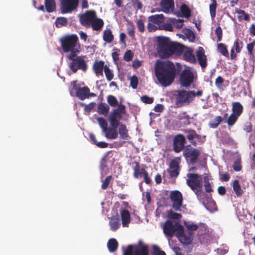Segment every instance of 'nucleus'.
I'll return each instance as SVG.
<instances>
[{
    "label": "nucleus",
    "mask_w": 255,
    "mask_h": 255,
    "mask_svg": "<svg viewBox=\"0 0 255 255\" xmlns=\"http://www.w3.org/2000/svg\"><path fill=\"white\" fill-rule=\"evenodd\" d=\"M67 57L69 60H72L69 67L73 73H76L79 69L83 72L87 70L88 65L82 56H74L72 58L71 56H68Z\"/></svg>",
    "instance_id": "nucleus-7"
},
{
    "label": "nucleus",
    "mask_w": 255,
    "mask_h": 255,
    "mask_svg": "<svg viewBox=\"0 0 255 255\" xmlns=\"http://www.w3.org/2000/svg\"><path fill=\"white\" fill-rule=\"evenodd\" d=\"M212 184V183H211L210 182L206 183H204V186L205 187V190L206 193H210L213 192Z\"/></svg>",
    "instance_id": "nucleus-64"
},
{
    "label": "nucleus",
    "mask_w": 255,
    "mask_h": 255,
    "mask_svg": "<svg viewBox=\"0 0 255 255\" xmlns=\"http://www.w3.org/2000/svg\"><path fill=\"white\" fill-rule=\"evenodd\" d=\"M96 16L97 13L95 10H87L85 13L79 15L80 22L83 26L89 27Z\"/></svg>",
    "instance_id": "nucleus-10"
},
{
    "label": "nucleus",
    "mask_w": 255,
    "mask_h": 255,
    "mask_svg": "<svg viewBox=\"0 0 255 255\" xmlns=\"http://www.w3.org/2000/svg\"><path fill=\"white\" fill-rule=\"evenodd\" d=\"M121 218L123 227H128L130 222L129 212L126 209H124L121 212Z\"/></svg>",
    "instance_id": "nucleus-25"
},
{
    "label": "nucleus",
    "mask_w": 255,
    "mask_h": 255,
    "mask_svg": "<svg viewBox=\"0 0 255 255\" xmlns=\"http://www.w3.org/2000/svg\"><path fill=\"white\" fill-rule=\"evenodd\" d=\"M62 13H70L78 7L79 0H59Z\"/></svg>",
    "instance_id": "nucleus-9"
},
{
    "label": "nucleus",
    "mask_w": 255,
    "mask_h": 255,
    "mask_svg": "<svg viewBox=\"0 0 255 255\" xmlns=\"http://www.w3.org/2000/svg\"><path fill=\"white\" fill-rule=\"evenodd\" d=\"M200 154V151L198 149L193 148H187L183 152V155L186 158H190V162L193 164L196 161Z\"/></svg>",
    "instance_id": "nucleus-15"
},
{
    "label": "nucleus",
    "mask_w": 255,
    "mask_h": 255,
    "mask_svg": "<svg viewBox=\"0 0 255 255\" xmlns=\"http://www.w3.org/2000/svg\"><path fill=\"white\" fill-rule=\"evenodd\" d=\"M133 246L130 245H128L127 249L124 251L123 255H133L134 251H133Z\"/></svg>",
    "instance_id": "nucleus-61"
},
{
    "label": "nucleus",
    "mask_w": 255,
    "mask_h": 255,
    "mask_svg": "<svg viewBox=\"0 0 255 255\" xmlns=\"http://www.w3.org/2000/svg\"><path fill=\"white\" fill-rule=\"evenodd\" d=\"M45 4L47 12H52L55 10L56 5L54 0H45Z\"/></svg>",
    "instance_id": "nucleus-36"
},
{
    "label": "nucleus",
    "mask_w": 255,
    "mask_h": 255,
    "mask_svg": "<svg viewBox=\"0 0 255 255\" xmlns=\"http://www.w3.org/2000/svg\"><path fill=\"white\" fill-rule=\"evenodd\" d=\"M169 21L172 24L173 26L178 29H181L183 26V19H176L175 18H171Z\"/></svg>",
    "instance_id": "nucleus-37"
},
{
    "label": "nucleus",
    "mask_w": 255,
    "mask_h": 255,
    "mask_svg": "<svg viewBox=\"0 0 255 255\" xmlns=\"http://www.w3.org/2000/svg\"><path fill=\"white\" fill-rule=\"evenodd\" d=\"M184 132L186 134L187 139L191 142V143L193 145H196V142L194 141V139L200 140L201 136L197 133L195 130L191 129H187L184 130Z\"/></svg>",
    "instance_id": "nucleus-16"
},
{
    "label": "nucleus",
    "mask_w": 255,
    "mask_h": 255,
    "mask_svg": "<svg viewBox=\"0 0 255 255\" xmlns=\"http://www.w3.org/2000/svg\"><path fill=\"white\" fill-rule=\"evenodd\" d=\"M232 113L240 117L243 112V107L239 102L232 103Z\"/></svg>",
    "instance_id": "nucleus-26"
},
{
    "label": "nucleus",
    "mask_w": 255,
    "mask_h": 255,
    "mask_svg": "<svg viewBox=\"0 0 255 255\" xmlns=\"http://www.w3.org/2000/svg\"><path fill=\"white\" fill-rule=\"evenodd\" d=\"M112 179V176L109 175L103 181L102 185L101 188L103 190H106L109 186V184Z\"/></svg>",
    "instance_id": "nucleus-55"
},
{
    "label": "nucleus",
    "mask_w": 255,
    "mask_h": 255,
    "mask_svg": "<svg viewBox=\"0 0 255 255\" xmlns=\"http://www.w3.org/2000/svg\"><path fill=\"white\" fill-rule=\"evenodd\" d=\"M136 25L138 28V30L140 32H143L145 30V26L144 24L141 19H138L136 21Z\"/></svg>",
    "instance_id": "nucleus-59"
},
{
    "label": "nucleus",
    "mask_w": 255,
    "mask_h": 255,
    "mask_svg": "<svg viewBox=\"0 0 255 255\" xmlns=\"http://www.w3.org/2000/svg\"><path fill=\"white\" fill-rule=\"evenodd\" d=\"M78 37L76 34H72L64 37L61 39V48L65 53L70 52L68 56L73 57L77 56L80 52V45L78 43Z\"/></svg>",
    "instance_id": "nucleus-3"
},
{
    "label": "nucleus",
    "mask_w": 255,
    "mask_h": 255,
    "mask_svg": "<svg viewBox=\"0 0 255 255\" xmlns=\"http://www.w3.org/2000/svg\"><path fill=\"white\" fill-rule=\"evenodd\" d=\"M107 102L112 107H118V101L117 98L113 95H109L107 97Z\"/></svg>",
    "instance_id": "nucleus-46"
},
{
    "label": "nucleus",
    "mask_w": 255,
    "mask_h": 255,
    "mask_svg": "<svg viewBox=\"0 0 255 255\" xmlns=\"http://www.w3.org/2000/svg\"><path fill=\"white\" fill-rule=\"evenodd\" d=\"M110 151L107 152L102 158L100 161V169L103 171L107 167V163L109 160V153Z\"/></svg>",
    "instance_id": "nucleus-47"
},
{
    "label": "nucleus",
    "mask_w": 255,
    "mask_h": 255,
    "mask_svg": "<svg viewBox=\"0 0 255 255\" xmlns=\"http://www.w3.org/2000/svg\"><path fill=\"white\" fill-rule=\"evenodd\" d=\"M186 142L185 136L181 134H178L173 138V148L176 153H179L184 148Z\"/></svg>",
    "instance_id": "nucleus-14"
},
{
    "label": "nucleus",
    "mask_w": 255,
    "mask_h": 255,
    "mask_svg": "<svg viewBox=\"0 0 255 255\" xmlns=\"http://www.w3.org/2000/svg\"><path fill=\"white\" fill-rule=\"evenodd\" d=\"M164 16L163 14H155L148 17V21L152 22L154 24L159 25L163 23L164 21Z\"/></svg>",
    "instance_id": "nucleus-28"
},
{
    "label": "nucleus",
    "mask_w": 255,
    "mask_h": 255,
    "mask_svg": "<svg viewBox=\"0 0 255 255\" xmlns=\"http://www.w3.org/2000/svg\"><path fill=\"white\" fill-rule=\"evenodd\" d=\"M255 45V41H254L252 43L248 44L247 46V48L249 54L250 55V56L251 57H252V58L253 59H254L255 57V55L253 53V49H254Z\"/></svg>",
    "instance_id": "nucleus-56"
},
{
    "label": "nucleus",
    "mask_w": 255,
    "mask_h": 255,
    "mask_svg": "<svg viewBox=\"0 0 255 255\" xmlns=\"http://www.w3.org/2000/svg\"><path fill=\"white\" fill-rule=\"evenodd\" d=\"M117 128H109L107 131H104L105 136L109 139H116L118 136Z\"/></svg>",
    "instance_id": "nucleus-29"
},
{
    "label": "nucleus",
    "mask_w": 255,
    "mask_h": 255,
    "mask_svg": "<svg viewBox=\"0 0 255 255\" xmlns=\"http://www.w3.org/2000/svg\"><path fill=\"white\" fill-rule=\"evenodd\" d=\"M222 121V118L220 116L216 117L213 120L210 122L209 126L211 128H217Z\"/></svg>",
    "instance_id": "nucleus-42"
},
{
    "label": "nucleus",
    "mask_w": 255,
    "mask_h": 255,
    "mask_svg": "<svg viewBox=\"0 0 255 255\" xmlns=\"http://www.w3.org/2000/svg\"><path fill=\"white\" fill-rule=\"evenodd\" d=\"M225 79L221 76H218L215 80V85L217 89L220 91H223L225 89V86L224 85V82Z\"/></svg>",
    "instance_id": "nucleus-38"
},
{
    "label": "nucleus",
    "mask_w": 255,
    "mask_h": 255,
    "mask_svg": "<svg viewBox=\"0 0 255 255\" xmlns=\"http://www.w3.org/2000/svg\"><path fill=\"white\" fill-rule=\"evenodd\" d=\"M142 173L144 177V180L146 184H150L151 182V180L148 176V173L146 170H142Z\"/></svg>",
    "instance_id": "nucleus-60"
},
{
    "label": "nucleus",
    "mask_w": 255,
    "mask_h": 255,
    "mask_svg": "<svg viewBox=\"0 0 255 255\" xmlns=\"http://www.w3.org/2000/svg\"><path fill=\"white\" fill-rule=\"evenodd\" d=\"M233 188L237 196H240L242 194L243 191L238 180L234 181L233 183Z\"/></svg>",
    "instance_id": "nucleus-40"
},
{
    "label": "nucleus",
    "mask_w": 255,
    "mask_h": 255,
    "mask_svg": "<svg viewBox=\"0 0 255 255\" xmlns=\"http://www.w3.org/2000/svg\"><path fill=\"white\" fill-rule=\"evenodd\" d=\"M239 117V116L232 113L226 121V123L228 126H233L236 123Z\"/></svg>",
    "instance_id": "nucleus-44"
},
{
    "label": "nucleus",
    "mask_w": 255,
    "mask_h": 255,
    "mask_svg": "<svg viewBox=\"0 0 255 255\" xmlns=\"http://www.w3.org/2000/svg\"><path fill=\"white\" fill-rule=\"evenodd\" d=\"M167 215L169 218L179 220L181 217V214L173 212L172 210L167 212Z\"/></svg>",
    "instance_id": "nucleus-49"
},
{
    "label": "nucleus",
    "mask_w": 255,
    "mask_h": 255,
    "mask_svg": "<svg viewBox=\"0 0 255 255\" xmlns=\"http://www.w3.org/2000/svg\"><path fill=\"white\" fill-rule=\"evenodd\" d=\"M109 224L112 231H117L120 227L119 218L115 217H112L110 220Z\"/></svg>",
    "instance_id": "nucleus-32"
},
{
    "label": "nucleus",
    "mask_w": 255,
    "mask_h": 255,
    "mask_svg": "<svg viewBox=\"0 0 255 255\" xmlns=\"http://www.w3.org/2000/svg\"><path fill=\"white\" fill-rule=\"evenodd\" d=\"M138 83V80L136 76L133 75L130 78V86L133 89L137 88Z\"/></svg>",
    "instance_id": "nucleus-52"
},
{
    "label": "nucleus",
    "mask_w": 255,
    "mask_h": 255,
    "mask_svg": "<svg viewBox=\"0 0 255 255\" xmlns=\"http://www.w3.org/2000/svg\"><path fill=\"white\" fill-rule=\"evenodd\" d=\"M194 81V75L190 70L184 69L181 73L180 77V83L184 87L190 86Z\"/></svg>",
    "instance_id": "nucleus-12"
},
{
    "label": "nucleus",
    "mask_w": 255,
    "mask_h": 255,
    "mask_svg": "<svg viewBox=\"0 0 255 255\" xmlns=\"http://www.w3.org/2000/svg\"><path fill=\"white\" fill-rule=\"evenodd\" d=\"M104 24V23L103 19L101 18H97L96 16L95 19L93 20L90 24V26L92 27L94 30L98 31L102 29Z\"/></svg>",
    "instance_id": "nucleus-27"
},
{
    "label": "nucleus",
    "mask_w": 255,
    "mask_h": 255,
    "mask_svg": "<svg viewBox=\"0 0 255 255\" xmlns=\"http://www.w3.org/2000/svg\"><path fill=\"white\" fill-rule=\"evenodd\" d=\"M163 230L164 233L169 237H172L174 235L177 237H181L183 236L184 233V228L182 225L179 223L174 224L170 220L166 221Z\"/></svg>",
    "instance_id": "nucleus-4"
},
{
    "label": "nucleus",
    "mask_w": 255,
    "mask_h": 255,
    "mask_svg": "<svg viewBox=\"0 0 255 255\" xmlns=\"http://www.w3.org/2000/svg\"><path fill=\"white\" fill-rule=\"evenodd\" d=\"M152 255H166L165 253L160 250V248L156 245H153L152 246Z\"/></svg>",
    "instance_id": "nucleus-48"
},
{
    "label": "nucleus",
    "mask_w": 255,
    "mask_h": 255,
    "mask_svg": "<svg viewBox=\"0 0 255 255\" xmlns=\"http://www.w3.org/2000/svg\"><path fill=\"white\" fill-rule=\"evenodd\" d=\"M140 100L143 103L147 104H150L153 102L152 98H150L146 95L141 97Z\"/></svg>",
    "instance_id": "nucleus-62"
},
{
    "label": "nucleus",
    "mask_w": 255,
    "mask_h": 255,
    "mask_svg": "<svg viewBox=\"0 0 255 255\" xmlns=\"http://www.w3.org/2000/svg\"><path fill=\"white\" fill-rule=\"evenodd\" d=\"M103 40L107 42L111 43L114 39V35L110 29H106L103 33Z\"/></svg>",
    "instance_id": "nucleus-35"
},
{
    "label": "nucleus",
    "mask_w": 255,
    "mask_h": 255,
    "mask_svg": "<svg viewBox=\"0 0 255 255\" xmlns=\"http://www.w3.org/2000/svg\"><path fill=\"white\" fill-rule=\"evenodd\" d=\"M187 49L183 51V57L185 60L186 61L195 63L196 62V58L193 54V50L188 48H186Z\"/></svg>",
    "instance_id": "nucleus-24"
},
{
    "label": "nucleus",
    "mask_w": 255,
    "mask_h": 255,
    "mask_svg": "<svg viewBox=\"0 0 255 255\" xmlns=\"http://www.w3.org/2000/svg\"><path fill=\"white\" fill-rule=\"evenodd\" d=\"M157 52L162 58H167L170 56V50L172 42L168 38L158 37L157 39Z\"/></svg>",
    "instance_id": "nucleus-5"
},
{
    "label": "nucleus",
    "mask_w": 255,
    "mask_h": 255,
    "mask_svg": "<svg viewBox=\"0 0 255 255\" xmlns=\"http://www.w3.org/2000/svg\"><path fill=\"white\" fill-rule=\"evenodd\" d=\"M133 255H149L148 246L139 241L138 247L134 250Z\"/></svg>",
    "instance_id": "nucleus-19"
},
{
    "label": "nucleus",
    "mask_w": 255,
    "mask_h": 255,
    "mask_svg": "<svg viewBox=\"0 0 255 255\" xmlns=\"http://www.w3.org/2000/svg\"><path fill=\"white\" fill-rule=\"evenodd\" d=\"M184 226L187 228V229L189 231H196L199 227V226L197 224L190 223L189 222H185Z\"/></svg>",
    "instance_id": "nucleus-51"
},
{
    "label": "nucleus",
    "mask_w": 255,
    "mask_h": 255,
    "mask_svg": "<svg viewBox=\"0 0 255 255\" xmlns=\"http://www.w3.org/2000/svg\"><path fill=\"white\" fill-rule=\"evenodd\" d=\"M175 105L178 107H181L188 105L192 102V92L186 90H178L176 91Z\"/></svg>",
    "instance_id": "nucleus-8"
},
{
    "label": "nucleus",
    "mask_w": 255,
    "mask_h": 255,
    "mask_svg": "<svg viewBox=\"0 0 255 255\" xmlns=\"http://www.w3.org/2000/svg\"><path fill=\"white\" fill-rule=\"evenodd\" d=\"M236 12L238 14H242L244 15V19L246 21H249L250 20V15L248 13H246L245 10L240 9H236Z\"/></svg>",
    "instance_id": "nucleus-63"
},
{
    "label": "nucleus",
    "mask_w": 255,
    "mask_h": 255,
    "mask_svg": "<svg viewBox=\"0 0 255 255\" xmlns=\"http://www.w3.org/2000/svg\"><path fill=\"white\" fill-rule=\"evenodd\" d=\"M217 50L222 55L227 58L229 57V54L227 49V47L224 43H220L218 44Z\"/></svg>",
    "instance_id": "nucleus-34"
},
{
    "label": "nucleus",
    "mask_w": 255,
    "mask_h": 255,
    "mask_svg": "<svg viewBox=\"0 0 255 255\" xmlns=\"http://www.w3.org/2000/svg\"><path fill=\"white\" fill-rule=\"evenodd\" d=\"M109 110V106L105 103H101L97 108L98 113L104 116H107L108 115Z\"/></svg>",
    "instance_id": "nucleus-31"
},
{
    "label": "nucleus",
    "mask_w": 255,
    "mask_h": 255,
    "mask_svg": "<svg viewBox=\"0 0 255 255\" xmlns=\"http://www.w3.org/2000/svg\"><path fill=\"white\" fill-rule=\"evenodd\" d=\"M133 56V53L132 51L128 50L125 52L124 55V59L127 62H129L132 60Z\"/></svg>",
    "instance_id": "nucleus-57"
},
{
    "label": "nucleus",
    "mask_w": 255,
    "mask_h": 255,
    "mask_svg": "<svg viewBox=\"0 0 255 255\" xmlns=\"http://www.w3.org/2000/svg\"><path fill=\"white\" fill-rule=\"evenodd\" d=\"M105 62L102 61L96 60L93 65V69L96 76H103V69H105Z\"/></svg>",
    "instance_id": "nucleus-21"
},
{
    "label": "nucleus",
    "mask_w": 255,
    "mask_h": 255,
    "mask_svg": "<svg viewBox=\"0 0 255 255\" xmlns=\"http://www.w3.org/2000/svg\"><path fill=\"white\" fill-rule=\"evenodd\" d=\"M187 177H188L186 181L187 184L194 191L197 199L203 205H205L206 204L210 202L215 203V202L212 199V195H208L203 191L201 175L196 173H188Z\"/></svg>",
    "instance_id": "nucleus-2"
},
{
    "label": "nucleus",
    "mask_w": 255,
    "mask_h": 255,
    "mask_svg": "<svg viewBox=\"0 0 255 255\" xmlns=\"http://www.w3.org/2000/svg\"><path fill=\"white\" fill-rule=\"evenodd\" d=\"M104 72L107 80L111 81L114 77V74L107 65H105Z\"/></svg>",
    "instance_id": "nucleus-53"
},
{
    "label": "nucleus",
    "mask_w": 255,
    "mask_h": 255,
    "mask_svg": "<svg viewBox=\"0 0 255 255\" xmlns=\"http://www.w3.org/2000/svg\"><path fill=\"white\" fill-rule=\"evenodd\" d=\"M118 245L117 241L114 238L110 239L107 243L108 250L111 253L114 252L117 250Z\"/></svg>",
    "instance_id": "nucleus-33"
},
{
    "label": "nucleus",
    "mask_w": 255,
    "mask_h": 255,
    "mask_svg": "<svg viewBox=\"0 0 255 255\" xmlns=\"http://www.w3.org/2000/svg\"><path fill=\"white\" fill-rule=\"evenodd\" d=\"M97 120L100 126V127L102 128L103 131H106L107 130L108 128V123L106 119L104 118L99 117L97 119Z\"/></svg>",
    "instance_id": "nucleus-45"
},
{
    "label": "nucleus",
    "mask_w": 255,
    "mask_h": 255,
    "mask_svg": "<svg viewBox=\"0 0 255 255\" xmlns=\"http://www.w3.org/2000/svg\"><path fill=\"white\" fill-rule=\"evenodd\" d=\"M215 33L217 37V41H220L222 40V36H223V32L221 27L220 26H218L216 30Z\"/></svg>",
    "instance_id": "nucleus-58"
},
{
    "label": "nucleus",
    "mask_w": 255,
    "mask_h": 255,
    "mask_svg": "<svg viewBox=\"0 0 255 255\" xmlns=\"http://www.w3.org/2000/svg\"><path fill=\"white\" fill-rule=\"evenodd\" d=\"M134 163L135 164V166L133 168V176L135 178L138 179L139 177L142 176V170H146L145 168H146V166L145 165H142L143 167L141 168L139 163L138 162L135 161Z\"/></svg>",
    "instance_id": "nucleus-23"
},
{
    "label": "nucleus",
    "mask_w": 255,
    "mask_h": 255,
    "mask_svg": "<svg viewBox=\"0 0 255 255\" xmlns=\"http://www.w3.org/2000/svg\"><path fill=\"white\" fill-rule=\"evenodd\" d=\"M126 113V106L122 104H119L117 108L113 110L108 117V120L111 127L118 128L120 124V121L122 118V115L125 114Z\"/></svg>",
    "instance_id": "nucleus-6"
},
{
    "label": "nucleus",
    "mask_w": 255,
    "mask_h": 255,
    "mask_svg": "<svg viewBox=\"0 0 255 255\" xmlns=\"http://www.w3.org/2000/svg\"><path fill=\"white\" fill-rule=\"evenodd\" d=\"M180 10L183 15L185 18H189L190 17L191 10L186 4H183L180 7Z\"/></svg>",
    "instance_id": "nucleus-43"
},
{
    "label": "nucleus",
    "mask_w": 255,
    "mask_h": 255,
    "mask_svg": "<svg viewBox=\"0 0 255 255\" xmlns=\"http://www.w3.org/2000/svg\"><path fill=\"white\" fill-rule=\"evenodd\" d=\"M211 1V3L209 6V9L211 16L213 19L216 16L217 3L216 0H212Z\"/></svg>",
    "instance_id": "nucleus-41"
},
{
    "label": "nucleus",
    "mask_w": 255,
    "mask_h": 255,
    "mask_svg": "<svg viewBox=\"0 0 255 255\" xmlns=\"http://www.w3.org/2000/svg\"><path fill=\"white\" fill-rule=\"evenodd\" d=\"M159 29L161 30H165L169 31H173V28L172 24L170 23H165L163 24L159 25Z\"/></svg>",
    "instance_id": "nucleus-50"
},
{
    "label": "nucleus",
    "mask_w": 255,
    "mask_h": 255,
    "mask_svg": "<svg viewBox=\"0 0 255 255\" xmlns=\"http://www.w3.org/2000/svg\"><path fill=\"white\" fill-rule=\"evenodd\" d=\"M155 74L159 83L164 87H167L173 82L176 69L172 62L158 60L155 65Z\"/></svg>",
    "instance_id": "nucleus-1"
},
{
    "label": "nucleus",
    "mask_w": 255,
    "mask_h": 255,
    "mask_svg": "<svg viewBox=\"0 0 255 255\" xmlns=\"http://www.w3.org/2000/svg\"><path fill=\"white\" fill-rule=\"evenodd\" d=\"M74 89L76 90V95L79 99L83 100L88 98L90 89L88 87L75 88V86H74Z\"/></svg>",
    "instance_id": "nucleus-18"
},
{
    "label": "nucleus",
    "mask_w": 255,
    "mask_h": 255,
    "mask_svg": "<svg viewBox=\"0 0 255 255\" xmlns=\"http://www.w3.org/2000/svg\"><path fill=\"white\" fill-rule=\"evenodd\" d=\"M197 60L202 68H205L207 65V58L205 55L204 49L200 47L196 54Z\"/></svg>",
    "instance_id": "nucleus-20"
},
{
    "label": "nucleus",
    "mask_w": 255,
    "mask_h": 255,
    "mask_svg": "<svg viewBox=\"0 0 255 255\" xmlns=\"http://www.w3.org/2000/svg\"><path fill=\"white\" fill-rule=\"evenodd\" d=\"M184 46L176 42H172L170 56L172 55H180L184 51Z\"/></svg>",
    "instance_id": "nucleus-22"
},
{
    "label": "nucleus",
    "mask_w": 255,
    "mask_h": 255,
    "mask_svg": "<svg viewBox=\"0 0 255 255\" xmlns=\"http://www.w3.org/2000/svg\"><path fill=\"white\" fill-rule=\"evenodd\" d=\"M161 7L163 12L171 13L173 11L174 4L173 0H162Z\"/></svg>",
    "instance_id": "nucleus-17"
},
{
    "label": "nucleus",
    "mask_w": 255,
    "mask_h": 255,
    "mask_svg": "<svg viewBox=\"0 0 255 255\" xmlns=\"http://www.w3.org/2000/svg\"><path fill=\"white\" fill-rule=\"evenodd\" d=\"M119 133L121 138L125 140H128L130 136L128 133V130L125 125L122 124L120 126Z\"/></svg>",
    "instance_id": "nucleus-30"
},
{
    "label": "nucleus",
    "mask_w": 255,
    "mask_h": 255,
    "mask_svg": "<svg viewBox=\"0 0 255 255\" xmlns=\"http://www.w3.org/2000/svg\"><path fill=\"white\" fill-rule=\"evenodd\" d=\"M180 159L179 158H176L170 161L169 168L167 170L170 177L176 178L179 175L180 169Z\"/></svg>",
    "instance_id": "nucleus-13"
},
{
    "label": "nucleus",
    "mask_w": 255,
    "mask_h": 255,
    "mask_svg": "<svg viewBox=\"0 0 255 255\" xmlns=\"http://www.w3.org/2000/svg\"><path fill=\"white\" fill-rule=\"evenodd\" d=\"M55 23L56 27L65 26L68 23V20L65 17H59L56 18Z\"/></svg>",
    "instance_id": "nucleus-39"
},
{
    "label": "nucleus",
    "mask_w": 255,
    "mask_h": 255,
    "mask_svg": "<svg viewBox=\"0 0 255 255\" xmlns=\"http://www.w3.org/2000/svg\"><path fill=\"white\" fill-rule=\"evenodd\" d=\"M234 47L237 53H240L243 47V42L239 39H237L234 43Z\"/></svg>",
    "instance_id": "nucleus-54"
},
{
    "label": "nucleus",
    "mask_w": 255,
    "mask_h": 255,
    "mask_svg": "<svg viewBox=\"0 0 255 255\" xmlns=\"http://www.w3.org/2000/svg\"><path fill=\"white\" fill-rule=\"evenodd\" d=\"M169 198L172 202V208L175 211H180L182 204L183 196L181 193L178 190L171 191Z\"/></svg>",
    "instance_id": "nucleus-11"
}]
</instances>
